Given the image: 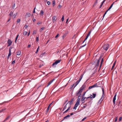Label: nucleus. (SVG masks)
<instances>
[{
  "instance_id": "35",
  "label": "nucleus",
  "mask_w": 122,
  "mask_h": 122,
  "mask_svg": "<svg viewBox=\"0 0 122 122\" xmlns=\"http://www.w3.org/2000/svg\"><path fill=\"white\" fill-rule=\"evenodd\" d=\"M84 75V74H82L81 75L80 77V78H79L81 79V80L83 77V76Z\"/></svg>"
},
{
  "instance_id": "33",
  "label": "nucleus",
  "mask_w": 122,
  "mask_h": 122,
  "mask_svg": "<svg viewBox=\"0 0 122 122\" xmlns=\"http://www.w3.org/2000/svg\"><path fill=\"white\" fill-rule=\"evenodd\" d=\"M112 5H111L108 8V9L107 10V11L109 10L110 9H111L112 7Z\"/></svg>"
},
{
  "instance_id": "29",
  "label": "nucleus",
  "mask_w": 122,
  "mask_h": 122,
  "mask_svg": "<svg viewBox=\"0 0 122 122\" xmlns=\"http://www.w3.org/2000/svg\"><path fill=\"white\" fill-rule=\"evenodd\" d=\"M52 82L51 81H50L48 83V85L46 87H47L49 86L50 85L51 83Z\"/></svg>"
},
{
  "instance_id": "51",
  "label": "nucleus",
  "mask_w": 122,
  "mask_h": 122,
  "mask_svg": "<svg viewBox=\"0 0 122 122\" xmlns=\"http://www.w3.org/2000/svg\"><path fill=\"white\" fill-rule=\"evenodd\" d=\"M41 23H42V22H39L37 23V24L38 25H39V24H41Z\"/></svg>"
},
{
  "instance_id": "27",
  "label": "nucleus",
  "mask_w": 122,
  "mask_h": 122,
  "mask_svg": "<svg viewBox=\"0 0 122 122\" xmlns=\"http://www.w3.org/2000/svg\"><path fill=\"white\" fill-rule=\"evenodd\" d=\"M116 64V62L115 61L114 62V63L113 64V66H112V69H111L112 70V69L114 67V66H115Z\"/></svg>"
},
{
  "instance_id": "63",
  "label": "nucleus",
  "mask_w": 122,
  "mask_h": 122,
  "mask_svg": "<svg viewBox=\"0 0 122 122\" xmlns=\"http://www.w3.org/2000/svg\"><path fill=\"white\" fill-rule=\"evenodd\" d=\"M36 20L35 19H32V20H33V21L34 22V21H35Z\"/></svg>"
},
{
  "instance_id": "8",
  "label": "nucleus",
  "mask_w": 122,
  "mask_h": 122,
  "mask_svg": "<svg viewBox=\"0 0 122 122\" xmlns=\"http://www.w3.org/2000/svg\"><path fill=\"white\" fill-rule=\"evenodd\" d=\"M31 16V14L29 12H27L26 13L25 15V18L30 17Z\"/></svg>"
},
{
  "instance_id": "59",
  "label": "nucleus",
  "mask_w": 122,
  "mask_h": 122,
  "mask_svg": "<svg viewBox=\"0 0 122 122\" xmlns=\"http://www.w3.org/2000/svg\"><path fill=\"white\" fill-rule=\"evenodd\" d=\"M24 27L25 28H27L28 27V26L27 25H25L24 26Z\"/></svg>"
},
{
  "instance_id": "26",
  "label": "nucleus",
  "mask_w": 122,
  "mask_h": 122,
  "mask_svg": "<svg viewBox=\"0 0 122 122\" xmlns=\"http://www.w3.org/2000/svg\"><path fill=\"white\" fill-rule=\"evenodd\" d=\"M10 118V117L8 116L7 118H6L5 120H4L3 121V122H5V121H6V120L8 119L9 118Z\"/></svg>"
},
{
  "instance_id": "24",
  "label": "nucleus",
  "mask_w": 122,
  "mask_h": 122,
  "mask_svg": "<svg viewBox=\"0 0 122 122\" xmlns=\"http://www.w3.org/2000/svg\"><path fill=\"white\" fill-rule=\"evenodd\" d=\"M45 29V27H43L40 28L39 30V31L40 32L41 31Z\"/></svg>"
},
{
  "instance_id": "17",
  "label": "nucleus",
  "mask_w": 122,
  "mask_h": 122,
  "mask_svg": "<svg viewBox=\"0 0 122 122\" xmlns=\"http://www.w3.org/2000/svg\"><path fill=\"white\" fill-rule=\"evenodd\" d=\"M71 106H69L68 107V109L64 112V113H65L66 112H67L68 111L69 109L70 108H71Z\"/></svg>"
},
{
  "instance_id": "2",
  "label": "nucleus",
  "mask_w": 122,
  "mask_h": 122,
  "mask_svg": "<svg viewBox=\"0 0 122 122\" xmlns=\"http://www.w3.org/2000/svg\"><path fill=\"white\" fill-rule=\"evenodd\" d=\"M100 84L99 83H95L93 85L89 86L88 88V89H90L92 88L100 87Z\"/></svg>"
},
{
  "instance_id": "3",
  "label": "nucleus",
  "mask_w": 122,
  "mask_h": 122,
  "mask_svg": "<svg viewBox=\"0 0 122 122\" xmlns=\"http://www.w3.org/2000/svg\"><path fill=\"white\" fill-rule=\"evenodd\" d=\"M85 87L86 86L84 85V84L83 85L78 91V93H82L83 90H84Z\"/></svg>"
},
{
  "instance_id": "38",
  "label": "nucleus",
  "mask_w": 122,
  "mask_h": 122,
  "mask_svg": "<svg viewBox=\"0 0 122 122\" xmlns=\"http://www.w3.org/2000/svg\"><path fill=\"white\" fill-rule=\"evenodd\" d=\"M122 119V117H121L119 118L118 120L119 122H120L121 121Z\"/></svg>"
},
{
  "instance_id": "41",
  "label": "nucleus",
  "mask_w": 122,
  "mask_h": 122,
  "mask_svg": "<svg viewBox=\"0 0 122 122\" xmlns=\"http://www.w3.org/2000/svg\"><path fill=\"white\" fill-rule=\"evenodd\" d=\"M91 30L87 34V35H88V36H89V35H90V34H91Z\"/></svg>"
},
{
  "instance_id": "6",
  "label": "nucleus",
  "mask_w": 122,
  "mask_h": 122,
  "mask_svg": "<svg viewBox=\"0 0 122 122\" xmlns=\"http://www.w3.org/2000/svg\"><path fill=\"white\" fill-rule=\"evenodd\" d=\"M78 91H77L76 92V93L75 94H76V96H78V97H77L78 98V99L79 98L80 99H80L81 98V93H78Z\"/></svg>"
},
{
  "instance_id": "9",
  "label": "nucleus",
  "mask_w": 122,
  "mask_h": 122,
  "mask_svg": "<svg viewBox=\"0 0 122 122\" xmlns=\"http://www.w3.org/2000/svg\"><path fill=\"white\" fill-rule=\"evenodd\" d=\"M74 100V98L71 99L70 101H69L67 103L68 104V103L69 104V106H71V105L73 103V101Z\"/></svg>"
},
{
  "instance_id": "34",
  "label": "nucleus",
  "mask_w": 122,
  "mask_h": 122,
  "mask_svg": "<svg viewBox=\"0 0 122 122\" xmlns=\"http://www.w3.org/2000/svg\"><path fill=\"white\" fill-rule=\"evenodd\" d=\"M78 106L76 105L75 104V106L74 107L73 109H76V107H78Z\"/></svg>"
},
{
  "instance_id": "46",
  "label": "nucleus",
  "mask_w": 122,
  "mask_h": 122,
  "mask_svg": "<svg viewBox=\"0 0 122 122\" xmlns=\"http://www.w3.org/2000/svg\"><path fill=\"white\" fill-rule=\"evenodd\" d=\"M5 109H2L1 110H0V113L2 112H3V111H4V110H5Z\"/></svg>"
},
{
  "instance_id": "31",
  "label": "nucleus",
  "mask_w": 122,
  "mask_h": 122,
  "mask_svg": "<svg viewBox=\"0 0 122 122\" xmlns=\"http://www.w3.org/2000/svg\"><path fill=\"white\" fill-rule=\"evenodd\" d=\"M92 95L93 96V98H95L96 96V93H93Z\"/></svg>"
},
{
  "instance_id": "32",
  "label": "nucleus",
  "mask_w": 122,
  "mask_h": 122,
  "mask_svg": "<svg viewBox=\"0 0 122 122\" xmlns=\"http://www.w3.org/2000/svg\"><path fill=\"white\" fill-rule=\"evenodd\" d=\"M37 31L36 30H35L34 31L33 33V35H34V34H36V33Z\"/></svg>"
},
{
  "instance_id": "7",
  "label": "nucleus",
  "mask_w": 122,
  "mask_h": 122,
  "mask_svg": "<svg viewBox=\"0 0 122 122\" xmlns=\"http://www.w3.org/2000/svg\"><path fill=\"white\" fill-rule=\"evenodd\" d=\"M102 97L99 100V102H98V103H100V104L101 103V102H102V100L101 101V99H102V97H103V95H104V89L103 88H102Z\"/></svg>"
},
{
  "instance_id": "56",
  "label": "nucleus",
  "mask_w": 122,
  "mask_h": 122,
  "mask_svg": "<svg viewBox=\"0 0 122 122\" xmlns=\"http://www.w3.org/2000/svg\"><path fill=\"white\" fill-rule=\"evenodd\" d=\"M45 54V53H43L42 54H41V55H40V57L41 56H43Z\"/></svg>"
},
{
  "instance_id": "42",
  "label": "nucleus",
  "mask_w": 122,
  "mask_h": 122,
  "mask_svg": "<svg viewBox=\"0 0 122 122\" xmlns=\"http://www.w3.org/2000/svg\"><path fill=\"white\" fill-rule=\"evenodd\" d=\"M64 19V16L63 15L62 16V18L61 20L62 21H63Z\"/></svg>"
},
{
  "instance_id": "23",
  "label": "nucleus",
  "mask_w": 122,
  "mask_h": 122,
  "mask_svg": "<svg viewBox=\"0 0 122 122\" xmlns=\"http://www.w3.org/2000/svg\"><path fill=\"white\" fill-rule=\"evenodd\" d=\"M103 58H102V60H101V63H100V67L101 66H102V65L103 63Z\"/></svg>"
},
{
  "instance_id": "58",
  "label": "nucleus",
  "mask_w": 122,
  "mask_h": 122,
  "mask_svg": "<svg viewBox=\"0 0 122 122\" xmlns=\"http://www.w3.org/2000/svg\"><path fill=\"white\" fill-rule=\"evenodd\" d=\"M105 0H104L102 2V3H101V4L102 5H103V4L104 3V2H105Z\"/></svg>"
},
{
  "instance_id": "64",
  "label": "nucleus",
  "mask_w": 122,
  "mask_h": 122,
  "mask_svg": "<svg viewBox=\"0 0 122 122\" xmlns=\"http://www.w3.org/2000/svg\"><path fill=\"white\" fill-rule=\"evenodd\" d=\"M55 80V79L54 78L53 79H52V80H51V81L52 82Z\"/></svg>"
},
{
  "instance_id": "1",
  "label": "nucleus",
  "mask_w": 122,
  "mask_h": 122,
  "mask_svg": "<svg viewBox=\"0 0 122 122\" xmlns=\"http://www.w3.org/2000/svg\"><path fill=\"white\" fill-rule=\"evenodd\" d=\"M101 58V56H100L99 60L96 59L94 61H93L92 63V65H95V67L98 66H99V60H100Z\"/></svg>"
},
{
  "instance_id": "62",
  "label": "nucleus",
  "mask_w": 122,
  "mask_h": 122,
  "mask_svg": "<svg viewBox=\"0 0 122 122\" xmlns=\"http://www.w3.org/2000/svg\"><path fill=\"white\" fill-rule=\"evenodd\" d=\"M68 33V32H66L64 34L66 36L67 34Z\"/></svg>"
},
{
  "instance_id": "37",
  "label": "nucleus",
  "mask_w": 122,
  "mask_h": 122,
  "mask_svg": "<svg viewBox=\"0 0 122 122\" xmlns=\"http://www.w3.org/2000/svg\"><path fill=\"white\" fill-rule=\"evenodd\" d=\"M20 21V19H18L17 20V23H19Z\"/></svg>"
},
{
  "instance_id": "13",
  "label": "nucleus",
  "mask_w": 122,
  "mask_h": 122,
  "mask_svg": "<svg viewBox=\"0 0 122 122\" xmlns=\"http://www.w3.org/2000/svg\"><path fill=\"white\" fill-rule=\"evenodd\" d=\"M57 20V18H56V16H54L52 17V20L53 22L54 23V22Z\"/></svg>"
},
{
  "instance_id": "43",
  "label": "nucleus",
  "mask_w": 122,
  "mask_h": 122,
  "mask_svg": "<svg viewBox=\"0 0 122 122\" xmlns=\"http://www.w3.org/2000/svg\"><path fill=\"white\" fill-rule=\"evenodd\" d=\"M49 107H48L46 109V112H48V111L49 110Z\"/></svg>"
},
{
  "instance_id": "36",
  "label": "nucleus",
  "mask_w": 122,
  "mask_h": 122,
  "mask_svg": "<svg viewBox=\"0 0 122 122\" xmlns=\"http://www.w3.org/2000/svg\"><path fill=\"white\" fill-rule=\"evenodd\" d=\"M86 93V92H83V94H82V97H84Z\"/></svg>"
},
{
  "instance_id": "15",
  "label": "nucleus",
  "mask_w": 122,
  "mask_h": 122,
  "mask_svg": "<svg viewBox=\"0 0 122 122\" xmlns=\"http://www.w3.org/2000/svg\"><path fill=\"white\" fill-rule=\"evenodd\" d=\"M18 12H16L15 14H14L12 16V19H14L17 15Z\"/></svg>"
},
{
  "instance_id": "49",
  "label": "nucleus",
  "mask_w": 122,
  "mask_h": 122,
  "mask_svg": "<svg viewBox=\"0 0 122 122\" xmlns=\"http://www.w3.org/2000/svg\"><path fill=\"white\" fill-rule=\"evenodd\" d=\"M19 36V35L18 34L17 35V36H16V37L15 38V40H17V38H18V37Z\"/></svg>"
},
{
  "instance_id": "55",
  "label": "nucleus",
  "mask_w": 122,
  "mask_h": 122,
  "mask_svg": "<svg viewBox=\"0 0 122 122\" xmlns=\"http://www.w3.org/2000/svg\"><path fill=\"white\" fill-rule=\"evenodd\" d=\"M15 6V4H14L12 6V8H14Z\"/></svg>"
},
{
  "instance_id": "18",
  "label": "nucleus",
  "mask_w": 122,
  "mask_h": 122,
  "mask_svg": "<svg viewBox=\"0 0 122 122\" xmlns=\"http://www.w3.org/2000/svg\"><path fill=\"white\" fill-rule=\"evenodd\" d=\"M79 83L77 81L74 84V88Z\"/></svg>"
},
{
  "instance_id": "54",
  "label": "nucleus",
  "mask_w": 122,
  "mask_h": 122,
  "mask_svg": "<svg viewBox=\"0 0 122 122\" xmlns=\"http://www.w3.org/2000/svg\"><path fill=\"white\" fill-rule=\"evenodd\" d=\"M35 8H36V7H35L34 9V10L33 12V13H35Z\"/></svg>"
},
{
  "instance_id": "22",
  "label": "nucleus",
  "mask_w": 122,
  "mask_h": 122,
  "mask_svg": "<svg viewBox=\"0 0 122 122\" xmlns=\"http://www.w3.org/2000/svg\"><path fill=\"white\" fill-rule=\"evenodd\" d=\"M44 13L43 11L42 10H41V11L40 13V14L41 15H43Z\"/></svg>"
},
{
  "instance_id": "50",
  "label": "nucleus",
  "mask_w": 122,
  "mask_h": 122,
  "mask_svg": "<svg viewBox=\"0 0 122 122\" xmlns=\"http://www.w3.org/2000/svg\"><path fill=\"white\" fill-rule=\"evenodd\" d=\"M86 44H85L84 45H83L82 46H81L80 47L81 48L83 47L84 46H86Z\"/></svg>"
},
{
  "instance_id": "16",
  "label": "nucleus",
  "mask_w": 122,
  "mask_h": 122,
  "mask_svg": "<svg viewBox=\"0 0 122 122\" xmlns=\"http://www.w3.org/2000/svg\"><path fill=\"white\" fill-rule=\"evenodd\" d=\"M13 11H11L10 12V14H9V15L10 16V18H11L13 14Z\"/></svg>"
},
{
  "instance_id": "45",
  "label": "nucleus",
  "mask_w": 122,
  "mask_h": 122,
  "mask_svg": "<svg viewBox=\"0 0 122 122\" xmlns=\"http://www.w3.org/2000/svg\"><path fill=\"white\" fill-rule=\"evenodd\" d=\"M108 11H107V10L105 12V13H104V15H103V18H104V17L105 16V15L107 13V12Z\"/></svg>"
},
{
  "instance_id": "39",
  "label": "nucleus",
  "mask_w": 122,
  "mask_h": 122,
  "mask_svg": "<svg viewBox=\"0 0 122 122\" xmlns=\"http://www.w3.org/2000/svg\"><path fill=\"white\" fill-rule=\"evenodd\" d=\"M118 119V117H117L115 118V119L114 121V122H116Z\"/></svg>"
},
{
  "instance_id": "5",
  "label": "nucleus",
  "mask_w": 122,
  "mask_h": 122,
  "mask_svg": "<svg viewBox=\"0 0 122 122\" xmlns=\"http://www.w3.org/2000/svg\"><path fill=\"white\" fill-rule=\"evenodd\" d=\"M109 44H107L104 45L103 46V47L104 50L107 51L109 48Z\"/></svg>"
},
{
  "instance_id": "57",
  "label": "nucleus",
  "mask_w": 122,
  "mask_h": 122,
  "mask_svg": "<svg viewBox=\"0 0 122 122\" xmlns=\"http://www.w3.org/2000/svg\"><path fill=\"white\" fill-rule=\"evenodd\" d=\"M74 86V84L72 85H71V86L70 88H72L73 87V86Z\"/></svg>"
},
{
  "instance_id": "61",
  "label": "nucleus",
  "mask_w": 122,
  "mask_h": 122,
  "mask_svg": "<svg viewBox=\"0 0 122 122\" xmlns=\"http://www.w3.org/2000/svg\"><path fill=\"white\" fill-rule=\"evenodd\" d=\"M81 79L79 78L78 80V81H77L79 83L80 82V81H81Z\"/></svg>"
},
{
  "instance_id": "60",
  "label": "nucleus",
  "mask_w": 122,
  "mask_h": 122,
  "mask_svg": "<svg viewBox=\"0 0 122 122\" xmlns=\"http://www.w3.org/2000/svg\"><path fill=\"white\" fill-rule=\"evenodd\" d=\"M15 63V61H13L12 62V64H14Z\"/></svg>"
},
{
  "instance_id": "11",
  "label": "nucleus",
  "mask_w": 122,
  "mask_h": 122,
  "mask_svg": "<svg viewBox=\"0 0 122 122\" xmlns=\"http://www.w3.org/2000/svg\"><path fill=\"white\" fill-rule=\"evenodd\" d=\"M12 43V42L10 39H9L7 43L8 44V46H10L11 44Z\"/></svg>"
},
{
  "instance_id": "21",
  "label": "nucleus",
  "mask_w": 122,
  "mask_h": 122,
  "mask_svg": "<svg viewBox=\"0 0 122 122\" xmlns=\"http://www.w3.org/2000/svg\"><path fill=\"white\" fill-rule=\"evenodd\" d=\"M21 51H18L17 52V55H20L21 54Z\"/></svg>"
},
{
  "instance_id": "20",
  "label": "nucleus",
  "mask_w": 122,
  "mask_h": 122,
  "mask_svg": "<svg viewBox=\"0 0 122 122\" xmlns=\"http://www.w3.org/2000/svg\"><path fill=\"white\" fill-rule=\"evenodd\" d=\"M68 103H67L65 105L63 109V110H62V111H63L65 109H66V107H67V105L68 104Z\"/></svg>"
},
{
  "instance_id": "25",
  "label": "nucleus",
  "mask_w": 122,
  "mask_h": 122,
  "mask_svg": "<svg viewBox=\"0 0 122 122\" xmlns=\"http://www.w3.org/2000/svg\"><path fill=\"white\" fill-rule=\"evenodd\" d=\"M82 98L81 99V101H84V100L86 98V97H82Z\"/></svg>"
},
{
  "instance_id": "48",
  "label": "nucleus",
  "mask_w": 122,
  "mask_h": 122,
  "mask_svg": "<svg viewBox=\"0 0 122 122\" xmlns=\"http://www.w3.org/2000/svg\"><path fill=\"white\" fill-rule=\"evenodd\" d=\"M39 47V46L37 48L36 51V53L38 51Z\"/></svg>"
},
{
  "instance_id": "10",
  "label": "nucleus",
  "mask_w": 122,
  "mask_h": 122,
  "mask_svg": "<svg viewBox=\"0 0 122 122\" xmlns=\"http://www.w3.org/2000/svg\"><path fill=\"white\" fill-rule=\"evenodd\" d=\"M12 48L11 47H10L9 48V53L8 56V58L11 55V50Z\"/></svg>"
},
{
  "instance_id": "47",
  "label": "nucleus",
  "mask_w": 122,
  "mask_h": 122,
  "mask_svg": "<svg viewBox=\"0 0 122 122\" xmlns=\"http://www.w3.org/2000/svg\"><path fill=\"white\" fill-rule=\"evenodd\" d=\"M66 36L64 34L62 36V37L63 39H64V38Z\"/></svg>"
},
{
  "instance_id": "53",
  "label": "nucleus",
  "mask_w": 122,
  "mask_h": 122,
  "mask_svg": "<svg viewBox=\"0 0 122 122\" xmlns=\"http://www.w3.org/2000/svg\"><path fill=\"white\" fill-rule=\"evenodd\" d=\"M47 4L48 5H49L50 4V2L49 1H47Z\"/></svg>"
},
{
  "instance_id": "4",
  "label": "nucleus",
  "mask_w": 122,
  "mask_h": 122,
  "mask_svg": "<svg viewBox=\"0 0 122 122\" xmlns=\"http://www.w3.org/2000/svg\"><path fill=\"white\" fill-rule=\"evenodd\" d=\"M61 61V60L56 61L55 62H54L53 64L52 65V66L54 67H56V65H57L58 63H59Z\"/></svg>"
},
{
  "instance_id": "52",
  "label": "nucleus",
  "mask_w": 122,
  "mask_h": 122,
  "mask_svg": "<svg viewBox=\"0 0 122 122\" xmlns=\"http://www.w3.org/2000/svg\"><path fill=\"white\" fill-rule=\"evenodd\" d=\"M61 7V6L60 5H59L58 6V8H60Z\"/></svg>"
},
{
  "instance_id": "28",
  "label": "nucleus",
  "mask_w": 122,
  "mask_h": 122,
  "mask_svg": "<svg viewBox=\"0 0 122 122\" xmlns=\"http://www.w3.org/2000/svg\"><path fill=\"white\" fill-rule=\"evenodd\" d=\"M28 32L27 31H24L23 32V34L24 35H27V34Z\"/></svg>"
},
{
  "instance_id": "12",
  "label": "nucleus",
  "mask_w": 122,
  "mask_h": 122,
  "mask_svg": "<svg viewBox=\"0 0 122 122\" xmlns=\"http://www.w3.org/2000/svg\"><path fill=\"white\" fill-rule=\"evenodd\" d=\"M76 101V102L75 104L77 106H78L80 104V100L79 99H77Z\"/></svg>"
},
{
  "instance_id": "44",
  "label": "nucleus",
  "mask_w": 122,
  "mask_h": 122,
  "mask_svg": "<svg viewBox=\"0 0 122 122\" xmlns=\"http://www.w3.org/2000/svg\"><path fill=\"white\" fill-rule=\"evenodd\" d=\"M39 37H37L36 38V41H37L38 42L39 41Z\"/></svg>"
},
{
  "instance_id": "40",
  "label": "nucleus",
  "mask_w": 122,
  "mask_h": 122,
  "mask_svg": "<svg viewBox=\"0 0 122 122\" xmlns=\"http://www.w3.org/2000/svg\"><path fill=\"white\" fill-rule=\"evenodd\" d=\"M87 117H84L81 120V121L82 122L83 121H84L85 119H86Z\"/></svg>"
},
{
  "instance_id": "30",
  "label": "nucleus",
  "mask_w": 122,
  "mask_h": 122,
  "mask_svg": "<svg viewBox=\"0 0 122 122\" xmlns=\"http://www.w3.org/2000/svg\"><path fill=\"white\" fill-rule=\"evenodd\" d=\"M52 3V5H53V6H54V5H55V1L54 0L53 1Z\"/></svg>"
},
{
  "instance_id": "14",
  "label": "nucleus",
  "mask_w": 122,
  "mask_h": 122,
  "mask_svg": "<svg viewBox=\"0 0 122 122\" xmlns=\"http://www.w3.org/2000/svg\"><path fill=\"white\" fill-rule=\"evenodd\" d=\"M70 116V115H66V116H65L64 117V119H62L61 121V122H62V121H63L65 119H67V118L69 117Z\"/></svg>"
},
{
  "instance_id": "19",
  "label": "nucleus",
  "mask_w": 122,
  "mask_h": 122,
  "mask_svg": "<svg viewBox=\"0 0 122 122\" xmlns=\"http://www.w3.org/2000/svg\"><path fill=\"white\" fill-rule=\"evenodd\" d=\"M116 97H114L113 98V103L114 104H115V101L116 100Z\"/></svg>"
}]
</instances>
